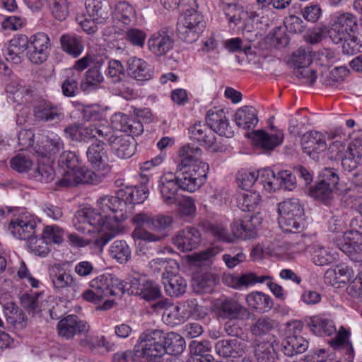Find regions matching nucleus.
Returning a JSON list of instances; mask_svg holds the SVG:
<instances>
[{
  "label": "nucleus",
  "instance_id": "f704fd0d",
  "mask_svg": "<svg viewBox=\"0 0 362 362\" xmlns=\"http://www.w3.org/2000/svg\"><path fill=\"white\" fill-rule=\"evenodd\" d=\"M308 327L316 335H332L336 329L332 321L318 316L310 317Z\"/></svg>",
  "mask_w": 362,
  "mask_h": 362
},
{
  "label": "nucleus",
  "instance_id": "603ef678",
  "mask_svg": "<svg viewBox=\"0 0 362 362\" xmlns=\"http://www.w3.org/2000/svg\"><path fill=\"white\" fill-rule=\"evenodd\" d=\"M174 222L173 217L167 214H158L152 217L151 229L160 234H167Z\"/></svg>",
  "mask_w": 362,
  "mask_h": 362
},
{
  "label": "nucleus",
  "instance_id": "c85d7f7f",
  "mask_svg": "<svg viewBox=\"0 0 362 362\" xmlns=\"http://www.w3.org/2000/svg\"><path fill=\"white\" fill-rule=\"evenodd\" d=\"M109 144L115 150L117 157L122 159L129 158L134 154V146L122 136L111 135L109 137Z\"/></svg>",
  "mask_w": 362,
  "mask_h": 362
},
{
  "label": "nucleus",
  "instance_id": "69168bd1",
  "mask_svg": "<svg viewBox=\"0 0 362 362\" xmlns=\"http://www.w3.org/2000/svg\"><path fill=\"white\" fill-rule=\"evenodd\" d=\"M224 118H226V113L222 109L214 107L210 109L206 114V122L208 127L213 130H220L218 128V125L217 121L222 122Z\"/></svg>",
  "mask_w": 362,
  "mask_h": 362
},
{
  "label": "nucleus",
  "instance_id": "13d9d810",
  "mask_svg": "<svg viewBox=\"0 0 362 362\" xmlns=\"http://www.w3.org/2000/svg\"><path fill=\"white\" fill-rule=\"evenodd\" d=\"M341 43V49L344 54L354 55L361 52L362 44L356 36L349 34L348 37L343 39Z\"/></svg>",
  "mask_w": 362,
  "mask_h": 362
},
{
  "label": "nucleus",
  "instance_id": "7c9ffc66",
  "mask_svg": "<svg viewBox=\"0 0 362 362\" xmlns=\"http://www.w3.org/2000/svg\"><path fill=\"white\" fill-rule=\"evenodd\" d=\"M107 121L103 119L97 124H92V152H94L96 146L100 144L103 147L105 142L109 143V137L113 135L112 129L107 124Z\"/></svg>",
  "mask_w": 362,
  "mask_h": 362
},
{
  "label": "nucleus",
  "instance_id": "5fc2aeb1",
  "mask_svg": "<svg viewBox=\"0 0 362 362\" xmlns=\"http://www.w3.org/2000/svg\"><path fill=\"white\" fill-rule=\"evenodd\" d=\"M41 293H35L34 294L24 293L21 298V304L24 309L30 314L34 315L40 311L39 297Z\"/></svg>",
  "mask_w": 362,
  "mask_h": 362
},
{
  "label": "nucleus",
  "instance_id": "0eeeda50",
  "mask_svg": "<svg viewBox=\"0 0 362 362\" xmlns=\"http://www.w3.org/2000/svg\"><path fill=\"white\" fill-rule=\"evenodd\" d=\"M357 28V18L354 14L348 12L337 13L332 18L329 37L334 43L339 44Z\"/></svg>",
  "mask_w": 362,
  "mask_h": 362
},
{
  "label": "nucleus",
  "instance_id": "f03ea898",
  "mask_svg": "<svg viewBox=\"0 0 362 362\" xmlns=\"http://www.w3.org/2000/svg\"><path fill=\"white\" fill-rule=\"evenodd\" d=\"M110 196L100 197L92 209V233H96L93 238L92 250L100 255L103 247L119 232V217L110 215Z\"/></svg>",
  "mask_w": 362,
  "mask_h": 362
},
{
  "label": "nucleus",
  "instance_id": "393cba45",
  "mask_svg": "<svg viewBox=\"0 0 362 362\" xmlns=\"http://www.w3.org/2000/svg\"><path fill=\"white\" fill-rule=\"evenodd\" d=\"M278 327L279 323L274 319L268 316H260L250 325V332L253 337L259 339L269 335Z\"/></svg>",
  "mask_w": 362,
  "mask_h": 362
},
{
  "label": "nucleus",
  "instance_id": "6e6552de",
  "mask_svg": "<svg viewBox=\"0 0 362 362\" xmlns=\"http://www.w3.org/2000/svg\"><path fill=\"white\" fill-rule=\"evenodd\" d=\"M174 30L171 27H163L152 35L148 40L150 51L155 55H165L174 46Z\"/></svg>",
  "mask_w": 362,
  "mask_h": 362
},
{
  "label": "nucleus",
  "instance_id": "5701e85b",
  "mask_svg": "<svg viewBox=\"0 0 362 362\" xmlns=\"http://www.w3.org/2000/svg\"><path fill=\"white\" fill-rule=\"evenodd\" d=\"M301 146L304 153L311 156L313 153H320L327 148L325 136L318 132H310L301 137Z\"/></svg>",
  "mask_w": 362,
  "mask_h": 362
},
{
  "label": "nucleus",
  "instance_id": "ddd939ff",
  "mask_svg": "<svg viewBox=\"0 0 362 362\" xmlns=\"http://www.w3.org/2000/svg\"><path fill=\"white\" fill-rule=\"evenodd\" d=\"M173 254L172 248L165 247L158 252L159 257L152 259L149 263L150 267L154 273L161 274V279L178 272L177 262L170 257Z\"/></svg>",
  "mask_w": 362,
  "mask_h": 362
},
{
  "label": "nucleus",
  "instance_id": "49530a36",
  "mask_svg": "<svg viewBox=\"0 0 362 362\" xmlns=\"http://www.w3.org/2000/svg\"><path fill=\"white\" fill-rule=\"evenodd\" d=\"M279 225L285 233H299L304 228L303 218H296L287 216H280Z\"/></svg>",
  "mask_w": 362,
  "mask_h": 362
},
{
  "label": "nucleus",
  "instance_id": "a18cd8bd",
  "mask_svg": "<svg viewBox=\"0 0 362 362\" xmlns=\"http://www.w3.org/2000/svg\"><path fill=\"white\" fill-rule=\"evenodd\" d=\"M262 201L259 193L256 191H245L238 198V206L245 211L255 210Z\"/></svg>",
  "mask_w": 362,
  "mask_h": 362
},
{
  "label": "nucleus",
  "instance_id": "9b49d317",
  "mask_svg": "<svg viewBox=\"0 0 362 362\" xmlns=\"http://www.w3.org/2000/svg\"><path fill=\"white\" fill-rule=\"evenodd\" d=\"M96 148L92 152V185H98L104 182L111 171L104 147L98 144Z\"/></svg>",
  "mask_w": 362,
  "mask_h": 362
},
{
  "label": "nucleus",
  "instance_id": "3c124183",
  "mask_svg": "<svg viewBox=\"0 0 362 362\" xmlns=\"http://www.w3.org/2000/svg\"><path fill=\"white\" fill-rule=\"evenodd\" d=\"M70 178H63L59 181L60 186H70L78 185L79 184H88L90 179V174L88 172H85L82 168H76L71 173L68 174Z\"/></svg>",
  "mask_w": 362,
  "mask_h": 362
},
{
  "label": "nucleus",
  "instance_id": "0e129e2a",
  "mask_svg": "<svg viewBox=\"0 0 362 362\" xmlns=\"http://www.w3.org/2000/svg\"><path fill=\"white\" fill-rule=\"evenodd\" d=\"M142 278V274L132 269L123 280L126 291L129 294H137L139 281Z\"/></svg>",
  "mask_w": 362,
  "mask_h": 362
},
{
  "label": "nucleus",
  "instance_id": "338daca9",
  "mask_svg": "<svg viewBox=\"0 0 362 362\" xmlns=\"http://www.w3.org/2000/svg\"><path fill=\"white\" fill-rule=\"evenodd\" d=\"M114 344L108 341L104 336L95 337L92 341V353L104 355L113 351Z\"/></svg>",
  "mask_w": 362,
  "mask_h": 362
},
{
  "label": "nucleus",
  "instance_id": "473e14b6",
  "mask_svg": "<svg viewBox=\"0 0 362 362\" xmlns=\"http://www.w3.org/2000/svg\"><path fill=\"white\" fill-rule=\"evenodd\" d=\"M255 355L257 362H278V354L272 342L255 341Z\"/></svg>",
  "mask_w": 362,
  "mask_h": 362
},
{
  "label": "nucleus",
  "instance_id": "f8f14e48",
  "mask_svg": "<svg viewBox=\"0 0 362 362\" xmlns=\"http://www.w3.org/2000/svg\"><path fill=\"white\" fill-rule=\"evenodd\" d=\"M49 46V37L44 33H38L29 39L26 54L33 64H42L47 59Z\"/></svg>",
  "mask_w": 362,
  "mask_h": 362
},
{
  "label": "nucleus",
  "instance_id": "e2e57ef3",
  "mask_svg": "<svg viewBox=\"0 0 362 362\" xmlns=\"http://www.w3.org/2000/svg\"><path fill=\"white\" fill-rule=\"evenodd\" d=\"M258 178L259 173L247 171L239 172L237 177L239 187L245 191H249Z\"/></svg>",
  "mask_w": 362,
  "mask_h": 362
},
{
  "label": "nucleus",
  "instance_id": "864d4df0",
  "mask_svg": "<svg viewBox=\"0 0 362 362\" xmlns=\"http://www.w3.org/2000/svg\"><path fill=\"white\" fill-rule=\"evenodd\" d=\"M51 13L59 21L65 20L69 13V2L67 0H47Z\"/></svg>",
  "mask_w": 362,
  "mask_h": 362
},
{
  "label": "nucleus",
  "instance_id": "2f4dec72",
  "mask_svg": "<svg viewBox=\"0 0 362 362\" xmlns=\"http://www.w3.org/2000/svg\"><path fill=\"white\" fill-rule=\"evenodd\" d=\"M246 301L250 308L261 313L269 312L273 307L271 297L261 292L247 295Z\"/></svg>",
  "mask_w": 362,
  "mask_h": 362
},
{
  "label": "nucleus",
  "instance_id": "4468645a",
  "mask_svg": "<svg viewBox=\"0 0 362 362\" xmlns=\"http://www.w3.org/2000/svg\"><path fill=\"white\" fill-rule=\"evenodd\" d=\"M58 334L66 339H72L74 335L88 332L89 325L80 320L78 316L69 315L62 319L57 325Z\"/></svg>",
  "mask_w": 362,
  "mask_h": 362
},
{
  "label": "nucleus",
  "instance_id": "4be33fe9",
  "mask_svg": "<svg viewBox=\"0 0 362 362\" xmlns=\"http://www.w3.org/2000/svg\"><path fill=\"white\" fill-rule=\"evenodd\" d=\"M245 345L237 339H222L216 343V353L225 358L240 357L245 353Z\"/></svg>",
  "mask_w": 362,
  "mask_h": 362
},
{
  "label": "nucleus",
  "instance_id": "de8ad7c7",
  "mask_svg": "<svg viewBox=\"0 0 362 362\" xmlns=\"http://www.w3.org/2000/svg\"><path fill=\"white\" fill-rule=\"evenodd\" d=\"M224 14L230 27H235L245 18V11L236 4H227L223 7Z\"/></svg>",
  "mask_w": 362,
  "mask_h": 362
},
{
  "label": "nucleus",
  "instance_id": "72a5a7b5",
  "mask_svg": "<svg viewBox=\"0 0 362 362\" xmlns=\"http://www.w3.org/2000/svg\"><path fill=\"white\" fill-rule=\"evenodd\" d=\"M105 62V59L98 56L92 58V94L98 95V90L106 92L104 86L101 85L104 81V76L101 67Z\"/></svg>",
  "mask_w": 362,
  "mask_h": 362
},
{
  "label": "nucleus",
  "instance_id": "e433bc0d",
  "mask_svg": "<svg viewBox=\"0 0 362 362\" xmlns=\"http://www.w3.org/2000/svg\"><path fill=\"white\" fill-rule=\"evenodd\" d=\"M113 17L115 21H117L115 25L120 28L119 23H122L123 27H127L134 17V9L128 2L120 1L115 6Z\"/></svg>",
  "mask_w": 362,
  "mask_h": 362
},
{
  "label": "nucleus",
  "instance_id": "7ed1b4c3",
  "mask_svg": "<svg viewBox=\"0 0 362 362\" xmlns=\"http://www.w3.org/2000/svg\"><path fill=\"white\" fill-rule=\"evenodd\" d=\"M339 188V177L333 168H325L319 175L318 180L314 186L308 189V194L325 204H329L334 194L342 192Z\"/></svg>",
  "mask_w": 362,
  "mask_h": 362
},
{
  "label": "nucleus",
  "instance_id": "4d7b16f0",
  "mask_svg": "<svg viewBox=\"0 0 362 362\" xmlns=\"http://www.w3.org/2000/svg\"><path fill=\"white\" fill-rule=\"evenodd\" d=\"M62 235L63 231L59 227L47 226L44 228L42 234V240H41V243L52 242L59 245L63 241Z\"/></svg>",
  "mask_w": 362,
  "mask_h": 362
},
{
  "label": "nucleus",
  "instance_id": "39448f33",
  "mask_svg": "<svg viewBox=\"0 0 362 362\" xmlns=\"http://www.w3.org/2000/svg\"><path fill=\"white\" fill-rule=\"evenodd\" d=\"M182 16L177 23L178 37L188 43L196 41L205 28L203 16L197 10L182 9Z\"/></svg>",
  "mask_w": 362,
  "mask_h": 362
},
{
  "label": "nucleus",
  "instance_id": "423d86ee",
  "mask_svg": "<svg viewBox=\"0 0 362 362\" xmlns=\"http://www.w3.org/2000/svg\"><path fill=\"white\" fill-rule=\"evenodd\" d=\"M49 276L54 288L67 301H71L76 297L77 284L71 274L60 264H54L49 269Z\"/></svg>",
  "mask_w": 362,
  "mask_h": 362
},
{
  "label": "nucleus",
  "instance_id": "412c9836",
  "mask_svg": "<svg viewBox=\"0 0 362 362\" xmlns=\"http://www.w3.org/2000/svg\"><path fill=\"white\" fill-rule=\"evenodd\" d=\"M36 222L31 218H16L11 221L8 230L16 238L28 239L30 243H33V237L35 233Z\"/></svg>",
  "mask_w": 362,
  "mask_h": 362
},
{
  "label": "nucleus",
  "instance_id": "58836bf2",
  "mask_svg": "<svg viewBox=\"0 0 362 362\" xmlns=\"http://www.w3.org/2000/svg\"><path fill=\"white\" fill-rule=\"evenodd\" d=\"M269 276H257L254 273H247L240 276H230L226 279V281H230V286L235 288H240L241 287H247L252 285L257 282L263 283L267 279H269Z\"/></svg>",
  "mask_w": 362,
  "mask_h": 362
},
{
  "label": "nucleus",
  "instance_id": "a211bd4d",
  "mask_svg": "<svg viewBox=\"0 0 362 362\" xmlns=\"http://www.w3.org/2000/svg\"><path fill=\"white\" fill-rule=\"evenodd\" d=\"M34 116L40 122L58 123L64 118L60 107L50 101H42L34 107Z\"/></svg>",
  "mask_w": 362,
  "mask_h": 362
},
{
  "label": "nucleus",
  "instance_id": "9d476101",
  "mask_svg": "<svg viewBox=\"0 0 362 362\" xmlns=\"http://www.w3.org/2000/svg\"><path fill=\"white\" fill-rule=\"evenodd\" d=\"M247 136L252 139L253 145L257 148L263 152H270L282 144L284 134L279 129L272 134H269L263 129H259L247 133Z\"/></svg>",
  "mask_w": 362,
  "mask_h": 362
},
{
  "label": "nucleus",
  "instance_id": "aec40b11",
  "mask_svg": "<svg viewBox=\"0 0 362 362\" xmlns=\"http://www.w3.org/2000/svg\"><path fill=\"white\" fill-rule=\"evenodd\" d=\"M29 39L25 35H20L10 40L6 59L14 64L21 63L28 51Z\"/></svg>",
  "mask_w": 362,
  "mask_h": 362
},
{
  "label": "nucleus",
  "instance_id": "a19ab883",
  "mask_svg": "<svg viewBox=\"0 0 362 362\" xmlns=\"http://www.w3.org/2000/svg\"><path fill=\"white\" fill-rule=\"evenodd\" d=\"M278 211L280 216H287L300 218L304 214V209L297 199H287L279 204Z\"/></svg>",
  "mask_w": 362,
  "mask_h": 362
},
{
  "label": "nucleus",
  "instance_id": "4c0bfd02",
  "mask_svg": "<svg viewBox=\"0 0 362 362\" xmlns=\"http://www.w3.org/2000/svg\"><path fill=\"white\" fill-rule=\"evenodd\" d=\"M202 306L198 305L196 299H189L184 303L175 306L176 315L179 317V322L185 321L191 316L199 317L201 316Z\"/></svg>",
  "mask_w": 362,
  "mask_h": 362
},
{
  "label": "nucleus",
  "instance_id": "052dcab7",
  "mask_svg": "<svg viewBox=\"0 0 362 362\" xmlns=\"http://www.w3.org/2000/svg\"><path fill=\"white\" fill-rule=\"evenodd\" d=\"M33 177L38 182L47 183L54 177L52 167L47 164H40L33 174Z\"/></svg>",
  "mask_w": 362,
  "mask_h": 362
},
{
  "label": "nucleus",
  "instance_id": "bb28decb",
  "mask_svg": "<svg viewBox=\"0 0 362 362\" xmlns=\"http://www.w3.org/2000/svg\"><path fill=\"white\" fill-rule=\"evenodd\" d=\"M165 293L171 297H178L186 292L187 282L177 273L162 278Z\"/></svg>",
  "mask_w": 362,
  "mask_h": 362
},
{
  "label": "nucleus",
  "instance_id": "c756f323",
  "mask_svg": "<svg viewBox=\"0 0 362 362\" xmlns=\"http://www.w3.org/2000/svg\"><path fill=\"white\" fill-rule=\"evenodd\" d=\"M165 354L179 355L185 349V341L180 334L175 332L165 333L163 332Z\"/></svg>",
  "mask_w": 362,
  "mask_h": 362
},
{
  "label": "nucleus",
  "instance_id": "37998d69",
  "mask_svg": "<svg viewBox=\"0 0 362 362\" xmlns=\"http://www.w3.org/2000/svg\"><path fill=\"white\" fill-rule=\"evenodd\" d=\"M60 42L62 49L74 57H78L83 52L82 42L75 35H63L60 38Z\"/></svg>",
  "mask_w": 362,
  "mask_h": 362
},
{
  "label": "nucleus",
  "instance_id": "c9c22d12",
  "mask_svg": "<svg viewBox=\"0 0 362 362\" xmlns=\"http://www.w3.org/2000/svg\"><path fill=\"white\" fill-rule=\"evenodd\" d=\"M110 283L111 277L105 275H100L92 279V303H97L108 296V286Z\"/></svg>",
  "mask_w": 362,
  "mask_h": 362
},
{
  "label": "nucleus",
  "instance_id": "79ce46f5",
  "mask_svg": "<svg viewBox=\"0 0 362 362\" xmlns=\"http://www.w3.org/2000/svg\"><path fill=\"white\" fill-rule=\"evenodd\" d=\"M110 257L120 264H125L131 259V250L124 240H115L109 250Z\"/></svg>",
  "mask_w": 362,
  "mask_h": 362
},
{
  "label": "nucleus",
  "instance_id": "b1692460",
  "mask_svg": "<svg viewBox=\"0 0 362 362\" xmlns=\"http://www.w3.org/2000/svg\"><path fill=\"white\" fill-rule=\"evenodd\" d=\"M176 178L173 173H167L160 180V192L163 202L166 204H173L176 202L177 192L180 188Z\"/></svg>",
  "mask_w": 362,
  "mask_h": 362
},
{
  "label": "nucleus",
  "instance_id": "20e7f679",
  "mask_svg": "<svg viewBox=\"0 0 362 362\" xmlns=\"http://www.w3.org/2000/svg\"><path fill=\"white\" fill-rule=\"evenodd\" d=\"M349 226L350 229L344 233V240L337 245L351 260L360 262L362 261V216L353 218Z\"/></svg>",
  "mask_w": 362,
  "mask_h": 362
},
{
  "label": "nucleus",
  "instance_id": "f257e3e1",
  "mask_svg": "<svg viewBox=\"0 0 362 362\" xmlns=\"http://www.w3.org/2000/svg\"><path fill=\"white\" fill-rule=\"evenodd\" d=\"M202 153L201 148L189 144L180 150L182 168L174 176L181 189L193 192L205 182L209 166L206 163L199 160Z\"/></svg>",
  "mask_w": 362,
  "mask_h": 362
},
{
  "label": "nucleus",
  "instance_id": "c03bdc74",
  "mask_svg": "<svg viewBox=\"0 0 362 362\" xmlns=\"http://www.w3.org/2000/svg\"><path fill=\"white\" fill-rule=\"evenodd\" d=\"M109 18V11L107 4L102 0H94L92 7V23L102 27Z\"/></svg>",
  "mask_w": 362,
  "mask_h": 362
},
{
  "label": "nucleus",
  "instance_id": "2eb2a0df",
  "mask_svg": "<svg viewBox=\"0 0 362 362\" xmlns=\"http://www.w3.org/2000/svg\"><path fill=\"white\" fill-rule=\"evenodd\" d=\"M201 242L202 235L200 231L193 227H187L180 230L173 238L174 244L182 252L197 249Z\"/></svg>",
  "mask_w": 362,
  "mask_h": 362
},
{
  "label": "nucleus",
  "instance_id": "1a4fd4ad",
  "mask_svg": "<svg viewBox=\"0 0 362 362\" xmlns=\"http://www.w3.org/2000/svg\"><path fill=\"white\" fill-rule=\"evenodd\" d=\"M218 316L223 320H244L250 315L248 310L233 298H225L216 305Z\"/></svg>",
  "mask_w": 362,
  "mask_h": 362
},
{
  "label": "nucleus",
  "instance_id": "09e8293b",
  "mask_svg": "<svg viewBox=\"0 0 362 362\" xmlns=\"http://www.w3.org/2000/svg\"><path fill=\"white\" fill-rule=\"evenodd\" d=\"M217 283L216 277L211 273H205L194 283V291L198 293H211Z\"/></svg>",
  "mask_w": 362,
  "mask_h": 362
},
{
  "label": "nucleus",
  "instance_id": "680f3d73",
  "mask_svg": "<svg viewBox=\"0 0 362 362\" xmlns=\"http://www.w3.org/2000/svg\"><path fill=\"white\" fill-rule=\"evenodd\" d=\"M245 259L246 256L242 249L232 250L229 253L223 255V262L230 269L234 268L239 264L243 262Z\"/></svg>",
  "mask_w": 362,
  "mask_h": 362
},
{
  "label": "nucleus",
  "instance_id": "6ab92c4d",
  "mask_svg": "<svg viewBox=\"0 0 362 362\" xmlns=\"http://www.w3.org/2000/svg\"><path fill=\"white\" fill-rule=\"evenodd\" d=\"M128 76L138 81H146L152 78L154 71L144 59L132 57L127 62Z\"/></svg>",
  "mask_w": 362,
  "mask_h": 362
},
{
  "label": "nucleus",
  "instance_id": "8fccbe9b",
  "mask_svg": "<svg viewBox=\"0 0 362 362\" xmlns=\"http://www.w3.org/2000/svg\"><path fill=\"white\" fill-rule=\"evenodd\" d=\"M65 135L78 141L88 142L90 139V129L84 125H69L64 129Z\"/></svg>",
  "mask_w": 362,
  "mask_h": 362
},
{
  "label": "nucleus",
  "instance_id": "bf43d9fd",
  "mask_svg": "<svg viewBox=\"0 0 362 362\" xmlns=\"http://www.w3.org/2000/svg\"><path fill=\"white\" fill-rule=\"evenodd\" d=\"M259 180L264 189L268 192L277 189V175L271 169H264L260 173Z\"/></svg>",
  "mask_w": 362,
  "mask_h": 362
},
{
  "label": "nucleus",
  "instance_id": "774afa93",
  "mask_svg": "<svg viewBox=\"0 0 362 362\" xmlns=\"http://www.w3.org/2000/svg\"><path fill=\"white\" fill-rule=\"evenodd\" d=\"M148 189L144 184L135 187H130V204L143 203L148 197Z\"/></svg>",
  "mask_w": 362,
  "mask_h": 362
},
{
  "label": "nucleus",
  "instance_id": "f3484780",
  "mask_svg": "<svg viewBox=\"0 0 362 362\" xmlns=\"http://www.w3.org/2000/svg\"><path fill=\"white\" fill-rule=\"evenodd\" d=\"M103 35L106 36L112 35L114 37L125 36V39L132 45L140 47L144 46L146 37V33L142 30L128 27L119 28V25L106 28Z\"/></svg>",
  "mask_w": 362,
  "mask_h": 362
},
{
  "label": "nucleus",
  "instance_id": "6e6d98bb",
  "mask_svg": "<svg viewBox=\"0 0 362 362\" xmlns=\"http://www.w3.org/2000/svg\"><path fill=\"white\" fill-rule=\"evenodd\" d=\"M277 179V189L283 188L285 190L292 191L296 187V175L289 170L279 171Z\"/></svg>",
  "mask_w": 362,
  "mask_h": 362
},
{
  "label": "nucleus",
  "instance_id": "cd10ccee",
  "mask_svg": "<svg viewBox=\"0 0 362 362\" xmlns=\"http://www.w3.org/2000/svg\"><path fill=\"white\" fill-rule=\"evenodd\" d=\"M235 121L239 127L244 129L255 127L258 122L257 111L252 106L240 107L235 114Z\"/></svg>",
  "mask_w": 362,
  "mask_h": 362
},
{
  "label": "nucleus",
  "instance_id": "dca6fc26",
  "mask_svg": "<svg viewBox=\"0 0 362 362\" xmlns=\"http://www.w3.org/2000/svg\"><path fill=\"white\" fill-rule=\"evenodd\" d=\"M303 242L305 246V252L310 254L312 262L315 265L325 266L332 262V255L316 240L315 237H305Z\"/></svg>",
  "mask_w": 362,
  "mask_h": 362
},
{
  "label": "nucleus",
  "instance_id": "ea45409f",
  "mask_svg": "<svg viewBox=\"0 0 362 362\" xmlns=\"http://www.w3.org/2000/svg\"><path fill=\"white\" fill-rule=\"evenodd\" d=\"M75 228L82 233H90V208L81 205L73 218Z\"/></svg>",
  "mask_w": 362,
  "mask_h": 362
},
{
  "label": "nucleus",
  "instance_id": "a878e982",
  "mask_svg": "<svg viewBox=\"0 0 362 362\" xmlns=\"http://www.w3.org/2000/svg\"><path fill=\"white\" fill-rule=\"evenodd\" d=\"M281 345L284 354L291 357L304 353L308 348V341L300 335H288Z\"/></svg>",
  "mask_w": 362,
  "mask_h": 362
}]
</instances>
